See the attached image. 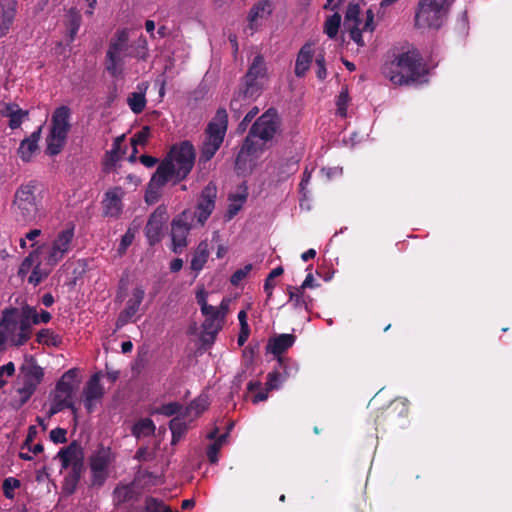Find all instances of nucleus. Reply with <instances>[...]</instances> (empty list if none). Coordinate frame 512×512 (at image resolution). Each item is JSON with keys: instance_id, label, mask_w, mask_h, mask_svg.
Wrapping results in <instances>:
<instances>
[{"instance_id": "nucleus-1", "label": "nucleus", "mask_w": 512, "mask_h": 512, "mask_svg": "<svg viewBox=\"0 0 512 512\" xmlns=\"http://www.w3.org/2000/svg\"><path fill=\"white\" fill-rule=\"evenodd\" d=\"M195 157V148L190 141L173 144L150 179L146 201L157 199L159 190L168 182L176 185L186 179L194 167Z\"/></svg>"}, {"instance_id": "nucleus-2", "label": "nucleus", "mask_w": 512, "mask_h": 512, "mask_svg": "<svg viewBox=\"0 0 512 512\" xmlns=\"http://www.w3.org/2000/svg\"><path fill=\"white\" fill-rule=\"evenodd\" d=\"M422 60L417 50L400 53L382 66V74L394 85H410L424 75Z\"/></svg>"}, {"instance_id": "nucleus-3", "label": "nucleus", "mask_w": 512, "mask_h": 512, "mask_svg": "<svg viewBox=\"0 0 512 512\" xmlns=\"http://www.w3.org/2000/svg\"><path fill=\"white\" fill-rule=\"evenodd\" d=\"M228 129V113L225 108H218L204 131V141L200 149L199 162L210 161L220 149Z\"/></svg>"}, {"instance_id": "nucleus-4", "label": "nucleus", "mask_w": 512, "mask_h": 512, "mask_svg": "<svg viewBox=\"0 0 512 512\" xmlns=\"http://www.w3.org/2000/svg\"><path fill=\"white\" fill-rule=\"evenodd\" d=\"M44 378V370L38 365L32 355L24 357V363L19 368L17 393L20 395V404L24 405L32 397Z\"/></svg>"}, {"instance_id": "nucleus-5", "label": "nucleus", "mask_w": 512, "mask_h": 512, "mask_svg": "<svg viewBox=\"0 0 512 512\" xmlns=\"http://www.w3.org/2000/svg\"><path fill=\"white\" fill-rule=\"evenodd\" d=\"M452 0H419L415 12L417 28H434L442 26Z\"/></svg>"}, {"instance_id": "nucleus-6", "label": "nucleus", "mask_w": 512, "mask_h": 512, "mask_svg": "<svg viewBox=\"0 0 512 512\" xmlns=\"http://www.w3.org/2000/svg\"><path fill=\"white\" fill-rule=\"evenodd\" d=\"M37 186V182L31 180L17 188L13 200L17 221L30 223L36 219L38 214V203L35 195Z\"/></svg>"}, {"instance_id": "nucleus-7", "label": "nucleus", "mask_w": 512, "mask_h": 512, "mask_svg": "<svg viewBox=\"0 0 512 512\" xmlns=\"http://www.w3.org/2000/svg\"><path fill=\"white\" fill-rule=\"evenodd\" d=\"M129 32L127 29H119L115 32L109 43L106 53V69L113 77L121 74L125 56H128Z\"/></svg>"}, {"instance_id": "nucleus-8", "label": "nucleus", "mask_w": 512, "mask_h": 512, "mask_svg": "<svg viewBox=\"0 0 512 512\" xmlns=\"http://www.w3.org/2000/svg\"><path fill=\"white\" fill-rule=\"evenodd\" d=\"M114 461L110 447L99 445L89 457V468L91 472V486L102 487L108 476L109 467Z\"/></svg>"}, {"instance_id": "nucleus-9", "label": "nucleus", "mask_w": 512, "mask_h": 512, "mask_svg": "<svg viewBox=\"0 0 512 512\" xmlns=\"http://www.w3.org/2000/svg\"><path fill=\"white\" fill-rule=\"evenodd\" d=\"M63 469L70 468L67 473L69 478L79 483L84 471V451L77 441H72L68 446L63 447L57 453Z\"/></svg>"}, {"instance_id": "nucleus-10", "label": "nucleus", "mask_w": 512, "mask_h": 512, "mask_svg": "<svg viewBox=\"0 0 512 512\" xmlns=\"http://www.w3.org/2000/svg\"><path fill=\"white\" fill-rule=\"evenodd\" d=\"M192 211L185 210L171 223L172 251L180 254L188 245L187 236L193 226Z\"/></svg>"}, {"instance_id": "nucleus-11", "label": "nucleus", "mask_w": 512, "mask_h": 512, "mask_svg": "<svg viewBox=\"0 0 512 512\" xmlns=\"http://www.w3.org/2000/svg\"><path fill=\"white\" fill-rule=\"evenodd\" d=\"M22 318L19 314V309L16 307L5 308L2 311V318L0 320V328L2 332L8 338L12 346L20 347L25 345L29 339H25L22 342L19 341L21 331Z\"/></svg>"}, {"instance_id": "nucleus-12", "label": "nucleus", "mask_w": 512, "mask_h": 512, "mask_svg": "<svg viewBox=\"0 0 512 512\" xmlns=\"http://www.w3.org/2000/svg\"><path fill=\"white\" fill-rule=\"evenodd\" d=\"M217 187L212 182L208 183L201 191L196 209L192 212L193 220L203 226L215 209Z\"/></svg>"}, {"instance_id": "nucleus-13", "label": "nucleus", "mask_w": 512, "mask_h": 512, "mask_svg": "<svg viewBox=\"0 0 512 512\" xmlns=\"http://www.w3.org/2000/svg\"><path fill=\"white\" fill-rule=\"evenodd\" d=\"M74 238V227L62 230L53 241L52 247L46 257V263L50 266L58 264L70 250Z\"/></svg>"}, {"instance_id": "nucleus-14", "label": "nucleus", "mask_w": 512, "mask_h": 512, "mask_svg": "<svg viewBox=\"0 0 512 512\" xmlns=\"http://www.w3.org/2000/svg\"><path fill=\"white\" fill-rule=\"evenodd\" d=\"M268 110L262 114L251 126V134H254L259 140L267 142L271 140L278 129V118L275 112Z\"/></svg>"}, {"instance_id": "nucleus-15", "label": "nucleus", "mask_w": 512, "mask_h": 512, "mask_svg": "<svg viewBox=\"0 0 512 512\" xmlns=\"http://www.w3.org/2000/svg\"><path fill=\"white\" fill-rule=\"evenodd\" d=\"M167 218L166 208L163 206L157 207L149 216L145 227V236L150 246H154L161 241L163 225L166 223Z\"/></svg>"}, {"instance_id": "nucleus-16", "label": "nucleus", "mask_w": 512, "mask_h": 512, "mask_svg": "<svg viewBox=\"0 0 512 512\" xmlns=\"http://www.w3.org/2000/svg\"><path fill=\"white\" fill-rule=\"evenodd\" d=\"M227 310L228 305L225 304L223 300L219 308L212 306V311L202 313L205 316V320L202 324L204 332L206 335L210 336L212 341H214L216 335L224 325Z\"/></svg>"}, {"instance_id": "nucleus-17", "label": "nucleus", "mask_w": 512, "mask_h": 512, "mask_svg": "<svg viewBox=\"0 0 512 512\" xmlns=\"http://www.w3.org/2000/svg\"><path fill=\"white\" fill-rule=\"evenodd\" d=\"M100 380L101 372L94 373L84 387V406L88 413L93 412L96 402L100 401L104 396L105 391Z\"/></svg>"}, {"instance_id": "nucleus-18", "label": "nucleus", "mask_w": 512, "mask_h": 512, "mask_svg": "<svg viewBox=\"0 0 512 512\" xmlns=\"http://www.w3.org/2000/svg\"><path fill=\"white\" fill-rule=\"evenodd\" d=\"M257 139L254 134H251V130H249L235 159L236 170H244L247 162L251 161L252 157L256 156L257 152L261 150V144Z\"/></svg>"}, {"instance_id": "nucleus-19", "label": "nucleus", "mask_w": 512, "mask_h": 512, "mask_svg": "<svg viewBox=\"0 0 512 512\" xmlns=\"http://www.w3.org/2000/svg\"><path fill=\"white\" fill-rule=\"evenodd\" d=\"M145 297V291L142 287H136L132 291V297L127 301L126 307L122 310L117 318L116 326L121 328L136 315L140 309V305Z\"/></svg>"}, {"instance_id": "nucleus-20", "label": "nucleus", "mask_w": 512, "mask_h": 512, "mask_svg": "<svg viewBox=\"0 0 512 512\" xmlns=\"http://www.w3.org/2000/svg\"><path fill=\"white\" fill-rule=\"evenodd\" d=\"M17 0H0V38L7 35L17 15Z\"/></svg>"}, {"instance_id": "nucleus-21", "label": "nucleus", "mask_w": 512, "mask_h": 512, "mask_svg": "<svg viewBox=\"0 0 512 512\" xmlns=\"http://www.w3.org/2000/svg\"><path fill=\"white\" fill-rule=\"evenodd\" d=\"M409 414V401L406 398L398 397L392 400L387 407H385L379 418L395 422L401 418H406Z\"/></svg>"}, {"instance_id": "nucleus-22", "label": "nucleus", "mask_w": 512, "mask_h": 512, "mask_svg": "<svg viewBox=\"0 0 512 512\" xmlns=\"http://www.w3.org/2000/svg\"><path fill=\"white\" fill-rule=\"evenodd\" d=\"M70 118L71 109L68 106L57 107L51 117L50 132L68 136L71 128Z\"/></svg>"}, {"instance_id": "nucleus-23", "label": "nucleus", "mask_w": 512, "mask_h": 512, "mask_svg": "<svg viewBox=\"0 0 512 512\" xmlns=\"http://www.w3.org/2000/svg\"><path fill=\"white\" fill-rule=\"evenodd\" d=\"M19 314L22 318L21 321V331L22 333L19 337V341L22 342L25 339H30L32 336V325H37L41 323L40 315L37 312L36 308L30 305H24L20 310Z\"/></svg>"}, {"instance_id": "nucleus-24", "label": "nucleus", "mask_w": 512, "mask_h": 512, "mask_svg": "<svg viewBox=\"0 0 512 512\" xmlns=\"http://www.w3.org/2000/svg\"><path fill=\"white\" fill-rule=\"evenodd\" d=\"M121 194L120 188H115L105 193L102 201L104 216L112 218H118L120 216L123 209Z\"/></svg>"}, {"instance_id": "nucleus-25", "label": "nucleus", "mask_w": 512, "mask_h": 512, "mask_svg": "<svg viewBox=\"0 0 512 512\" xmlns=\"http://www.w3.org/2000/svg\"><path fill=\"white\" fill-rule=\"evenodd\" d=\"M41 132L42 126H39L30 136L20 142L17 153L23 162H30L33 154L38 150Z\"/></svg>"}, {"instance_id": "nucleus-26", "label": "nucleus", "mask_w": 512, "mask_h": 512, "mask_svg": "<svg viewBox=\"0 0 512 512\" xmlns=\"http://www.w3.org/2000/svg\"><path fill=\"white\" fill-rule=\"evenodd\" d=\"M314 49L313 43L307 42L305 43L299 50L295 62V75L299 78H302L306 75L308 70L310 69L311 63L313 61Z\"/></svg>"}, {"instance_id": "nucleus-27", "label": "nucleus", "mask_w": 512, "mask_h": 512, "mask_svg": "<svg viewBox=\"0 0 512 512\" xmlns=\"http://www.w3.org/2000/svg\"><path fill=\"white\" fill-rule=\"evenodd\" d=\"M77 377V369L72 368L66 371L60 380L56 383V393L55 395H61L62 399L73 402V383L75 378Z\"/></svg>"}, {"instance_id": "nucleus-28", "label": "nucleus", "mask_w": 512, "mask_h": 512, "mask_svg": "<svg viewBox=\"0 0 512 512\" xmlns=\"http://www.w3.org/2000/svg\"><path fill=\"white\" fill-rule=\"evenodd\" d=\"M139 496L140 493L136 490L134 482L129 484H118L113 490V502L115 506L131 501H137Z\"/></svg>"}, {"instance_id": "nucleus-29", "label": "nucleus", "mask_w": 512, "mask_h": 512, "mask_svg": "<svg viewBox=\"0 0 512 512\" xmlns=\"http://www.w3.org/2000/svg\"><path fill=\"white\" fill-rule=\"evenodd\" d=\"M299 158L290 156L281 158L276 164V178L278 182L286 181L298 171Z\"/></svg>"}, {"instance_id": "nucleus-30", "label": "nucleus", "mask_w": 512, "mask_h": 512, "mask_svg": "<svg viewBox=\"0 0 512 512\" xmlns=\"http://www.w3.org/2000/svg\"><path fill=\"white\" fill-rule=\"evenodd\" d=\"M263 83L259 79L243 77L241 86L238 90L240 96H244V100L253 101L257 99L263 91Z\"/></svg>"}, {"instance_id": "nucleus-31", "label": "nucleus", "mask_w": 512, "mask_h": 512, "mask_svg": "<svg viewBox=\"0 0 512 512\" xmlns=\"http://www.w3.org/2000/svg\"><path fill=\"white\" fill-rule=\"evenodd\" d=\"M296 336L293 334H280L269 340L267 350L275 356H280L295 343Z\"/></svg>"}, {"instance_id": "nucleus-32", "label": "nucleus", "mask_w": 512, "mask_h": 512, "mask_svg": "<svg viewBox=\"0 0 512 512\" xmlns=\"http://www.w3.org/2000/svg\"><path fill=\"white\" fill-rule=\"evenodd\" d=\"M138 91L131 92L127 97V104L134 114H140L144 111L146 100L147 85L142 83L137 86Z\"/></svg>"}, {"instance_id": "nucleus-33", "label": "nucleus", "mask_w": 512, "mask_h": 512, "mask_svg": "<svg viewBox=\"0 0 512 512\" xmlns=\"http://www.w3.org/2000/svg\"><path fill=\"white\" fill-rule=\"evenodd\" d=\"M209 254H210V251H209L208 241L207 240L201 241L198 244L197 248L195 249V251L192 255V259H191V263H190L191 270H193L194 272H196V274H198L205 266V264L209 258Z\"/></svg>"}, {"instance_id": "nucleus-34", "label": "nucleus", "mask_w": 512, "mask_h": 512, "mask_svg": "<svg viewBox=\"0 0 512 512\" xmlns=\"http://www.w3.org/2000/svg\"><path fill=\"white\" fill-rule=\"evenodd\" d=\"M287 291L289 295V301L293 302V306L295 308L304 307L306 311L310 310V307L312 306L313 303V299L311 296L305 293V289H301V286H288Z\"/></svg>"}, {"instance_id": "nucleus-35", "label": "nucleus", "mask_w": 512, "mask_h": 512, "mask_svg": "<svg viewBox=\"0 0 512 512\" xmlns=\"http://www.w3.org/2000/svg\"><path fill=\"white\" fill-rule=\"evenodd\" d=\"M272 13L271 3L268 0L257 2L249 11L248 21L250 29H254V24L258 19L267 18Z\"/></svg>"}, {"instance_id": "nucleus-36", "label": "nucleus", "mask_w": 512, "mask_h": 512, "mask_svg": "<svg viewBox=\"0 0 512 512\" xmlns=\"http://www.w3.org/2000/svg\"><path fill=\"white\" fill-rule=\"evenodd\" d=\"M82 17L78 10L71 8L66 15L65 26L67 29L68 43H72L81 26Z\"/></svg>"}, {"instance_id": "nucleus-37", "label": "nucleus", "mask_w": 512, "mask_h": 512, "mask_svg": "<svg viewBox=\"0 0 512 512\" xmlns=\"http://www.w3.org/2000/svg\"><path fill=\"white\" fill-rule=\"evenodd\" d=\"M246 78L259 79L264 81L267 77V66L262 55L258 54L254 57L246 74Z\"/></svg>"}, {"instance_id": "nucleus-38", "label": "nucleus", "mask_w": 512, "mask_h": 512, "mask_svg": "<svg viewBox=\"0 0 512 512\" xmlns=\"http://www.w3.org/2000/svg\"><path fill=\"white\" fill-rule=\"evenodd\" d=\"M66 140V135L50 132L47 137L46 153L50 156L58 155L63 149Z\"/></svg>"}, {"instance_id": "nucleus-39", "label": "nucleus", "mask_w": 512, "mask_h": 512, "mask_svg": "<svg viewBox=\"0 0 512 512\" xmlns=\"http://www.w3.org/2000/svg\"><path fill=\"white\" fill-rule=\"evenodd\" d=\"M36 341L42 345L58 347L61 344L62 339L53 330L44 328L39 330L36 334Z\"/></svg>"}, {"instance_id": "nucleus-40", "label": "nucleus", "mask_w": 512, "mask_h": 512, "mask_svg": "<svg viewBox=\"0 0 512 512\" xmlns=\"http://www.w3.org/2000/svg\"><path fill=\"white\" fill-rule=\"evenodd\" d=\"M154 431L155 425L150 418H143L136 422L132 427V434L136 438H140L142 436H150L154 434Z\"/></svg>"}, {"instance_id": "nucleus-41", "label": "nucleus", "mask_w": 512, "mask_h": 512, "mask_svg": "<svg viewBox=\"0 0 512 512\" xmlns=\"http://www.w3.org/2000/svg\"><path fill=\"white\" fill-rule=\"evenodd\" d=\"M64 408L70 409L74 415V419L76 420L77 409L74 406V403L68 402V401L62 399L61 395L54 396L52 404H51L49 412H48L49 417L61 412Z\"/></svg>"}, {"instance_id": "nucleus-42", "label": "nucleus", "mask_w": 512, "mask_h": 512, "mask_svg": "<svg viewBox=\"0 0 512 512\" xmlns=\"http://www.w3.org/2000/svg\"><path fill=\"white\" fill-rule=\"evenodd\" d=\"M341 25V15L336 11L330 15L324 23V32L330 39H334Z\"/></svg>"}, {"instance_id": "nucleus-43", "label": "nucleus", "mask_w": 512, "mask_h": 512, "mask_svg": "<svg viewBox=\"0 0 512 512\" xmlns=\"http://www.w3.org/2000/svg\"><path fill=\"white\" fill-rule=\"evenodd\" d=\"M247 390L251 393L258 391L251 398L253 404H258L259 402L267 400L268 393L270 391L267 390L266 386L264 389H262V383L260 381H250L247 384Z\"/></svg>"}, {"instance_id": "nucleus-44", "label": "nucleus", "mask_w": 512, "mask_h": 512, "mask_svg": "<svg viewBox=\"0 0 512 512\" xmlns=\"http://www.w3.org/2000/svg\"><path fill=\"white\" fill-rule=\"evenodd\" d=\"M360 6L358 3H349L345 12L344 25L349 28L352 25H360Z\"/></svg>"}, {"instance_id": "nucleus-45", "label": "nucleus", "mask_w": 512, "mask_h": 512, "mask_svg": "<svg viewBox=\"0 0 512 512\" xmlns=\"http://www.w3.org/2000/svg\"><path fill=\"white\" fill-rule=\"evenodd\" d=\"M147 41L144 37H139L131 46L128 56L145 60L147 57Z\"/></svg>"}, {"instance_id": "nucleus-46", "label": "nucleus", "mask_w": 512, "mask_h": 512, "mask_svg": "<svg viewBox=\"0 0 512 512\" xmlns=\"http://www.w3.org/2000/svg\"><path fill=\"white\" fill-rule=\"evenodd\" d=\"M169 428L172 433V444H175L184 435L187 425L181 418L175 417L170 421Z\"/></svg>"}, {"instance_id": "nucleus-47", "label": "nucleus", "mask_w": 512, "mask_h": 512, "mask_svg": "<svg viewBox=\"0 0 512 512\" xmlns=\"http://www.w3.org/2000/svg\"><path fill=\"white\" fill-rule=\"evenodd\" d=\"M284 273V269L282 266H278L271 270L264 281V292L267 294L268 298H271L273 295V289L275 287V278L281 276Z\"/></svg>"}, {"instance_id": "nucleus-48", "label": "nucleus", "mask_w": 512, "mask_h": 512, "mask_svg": "<svg viewBox=\"0 0 512 512\" xmlns=\"http://www.w3.org/2000/svg\"><path fill=\"white\" fill-rule=\"evenodd\" d=\"M28 116V110H23L20 107L17 108L16 111L11 113V116L9 117V128L12 130L18 129L22 125L24 120L28 119Z\"/></svg>"}, {"instance_id": "nucleus-49", "label": "nucleus", "mask_w": 512, "mask_h": 512, "mask_svg": "<svg viewBox=\"0 0 512 512\" xmlns=\"http://www.w3.org/2000/svg\"><path fill=\"white\" fill-rule=\"evenodd\" d=\"M150 135L151 129L149 126L142 127L133 135V137L131 138V145L133 146L135 152H137V145H146Z\"/></svg>"}, {"instance_id": "nucleus-50", "label": "nucleus", "mask_w": 512, "mask_h": 512, "mask_svg": "<svg viewBox=\"0 0 512 512\" xmlns=\"http://www.w3.org/2000/svg\"><path fill=\"white\" fill-rule=\"evenodd\" d=\"M21 485L20 481L14 477H9V478H6L4 481H3V484H2V489H3V494L4 496L7 498V499H13L15 494H14V490L16 488H19Z\"/></svg>"}, {"instance_id": "nucleus-51", "label": "nucleus", "mask_w": 512, "mask_h": 512, "mask_svg": "<svg viewBox=\"0 0 512 512\" xmlns=\"http://www.w3.org/2000/svg\"><path fill=\"white\" fill-rule=\"evenodd\" d=\"M316 65V77L323 81L327 77V69H326V60L325 53L323 51L319 52L315 58Z\"/></svg>"}, {"instance_id": "nucleus-52", "label": "nucleus", "mask_w": 512, "mask_h": 512, "mask_svg": "<svg viewBox=\"0 0 512 512\" xmlns=\"http://www.w3.org/2000/svg\"><path fill=\"white\" fill-rule=\"evenodd\" d=\"M251 101L244 100V96H240L237 92L230 102V109L234 113V117H240L243 106L248 105Z\"/></svg>"}, {"instance_id": "nucleus-53", "label": "nucleus", "mask_w": 512, "mask_h": 512, "mask_svg": "<svg viewBox=\"0 0 512 512\" xmlns=\"http://www.w3.org/2000/svg\"><path fill=\"white\" fill-rule=\"evenodd\" d=\"M38 257V254H37V251H34V252H31L21 263L20 267H19V270H18V275L20 277H25L28 272L30 271V269L32 268L33 264H34V260L35 258Z\"/></svg>"}, {"instance_id": "nucleus-54", "label": "nucleus", "mask_w": 512, "mask_h": 512, "mask_svg": "<svg viewBox=\"0 0 512 512\" xmlns=\"http://www.w3.org/2000/svg\"><path fill=\"white\" fill-rule=\"evenodd\" d=\"M252 264H246L243 268L237 269L230 278V282L232 285L237 286L239 283L244 280L247 275L252 270Z\"/></svg>"}, {"instance_id": "nucleus-55", "label": "nucleus", "mask_w": 512, "mask_h": 512, "mask_svg": "<svg viewBox=\"0 0 512 512\" xmlns=\"http://www.w3.org/2000/svg\"><path fill=\"white\" fill-rule=\"evenodd\" d=\"M134 238L135 232L131 228H129L121 238V242L118 247L119 255H123L126 252L128 247L132 244Z\"/></svg>"}, {"instance_id": "nucleus-56", "label": "nucleus", "mask_w": 512, "mask_h": 512, "mask_svg": "<svg viewBox=\"0 0 512 512\" xmlns=\"http://www.w3.org/2000/svg\"><path fill=\"white\" fill-rule=\"evenodd\" d=\"M164 502L154 497H147L145 500V512H162Z\"/></svg>"}, {"instance_id": "nucleus-57", "label": "nucleus", "mask_w": 512, "mask_h": 512, "mask_svg": "<svg viewBox=\"0 0 512 512\" xmlns=\"http://www.w3.org/2000/svg\"><path fill=\"white\" fill-rule=\"evenodd\" d=\"M281 383V374L278 371H272L267 374L265 386L267 390L278 389Z\"/></svg>"}, {"instance_id": "nucleus-58", "label": "nucleus", "mask_w": 512, "mask_h": 512, "mask_svg": "<svg viewBox=\"0 0 512 512\" xmlns=\"http://www.w3.org/2000/svg\"><path fill=\"white\" fill-rule=\"evenodd\" d=\"M48 276V273H43L40 269V264L38 263L33 267L31 275L28 277V282L33 285H38L42 282L44 278Z\"/></svg>"}, {"instance_id": "nucleus-59", "label": "nucleus", "mask_w": 512, "mask_h": 512, "mask_svg": "<svg viewBox=\"0 0 512 512\" xmlns=\"http://www.w3.org/2000/svg\"><path fill=\"white\" fill-rule=\"evenodd\" d=\"M67 431L64 428L57 427L50 431V439L54 443H66L67 442Z\"/></svg>"}, {"instance_id": "nucleus-60", "label": "nucleus", "mask_w": 512, "mask_h": 512, "mask_svg": "<svg viewBox=\"0 0 512 512\" xmlns=\"http://www.w3.org/2000/svg\"><path fill=\"white\" fill-rule=\"evenodd\" d=\"M259 113V109L255 106L253 107L243 118V120L239 123L237 130L239 132H244L250 122L254 119V117Z\"/></svg>"}, {"instance_id": "nucleus-61", "label": "nucleus", "mask_w": 512, "mask_h": 512, "mask_svg": "<svg viewBox=\"0 0 512 512\" xmlns=\"http://www.w3.org/2000/svg\"><path fill=\"white\" fill-rule=\"evenodd\" d=\"M220 443L213 442L207 448L206 455L210 463L215 464L218 462V453L220 451Z\"/></svg>"}, {"instance_id": "nucleus-62", "label": "nucleus", "mask_w": 512, "mask_h": 512, "mask_svg": "<svg viewBox=\"0 0 512 512\" xmlns=\"http://www.w3.org/2000/svg\"><path fill=\"white\" fill-rule=\"evenodd\" d=\"M336 104H337L338 114L342 117H345L346 111H347V104H348V94L346 92H341L338 95Z\"/></svg>"}, {"instance_id": "nucleus-63", "label": "nucleus", "mask_w": 512, "mask_h": 512, "mask_svg": "<svg viewBox=\"0 0 512 512\" xmlns=\"http://www.w3.org/2000/svg\"><path fill=\"white\" fill-rule=\"evenodd\" d=\"M350 32L351 39L356 42L359 46H364V40L362 37V32H365L362 30V28L359 27V25H352L348 28Z\"/></svg>"}, {"instance_id": "nucleus-64", "label": "nucleus", "mask_w": 512, "mask_h": 512, "mask_svg": "<svg viewBox=\"0 0 512 512\" xmlns=\"http://www.w3.org/2000/svg\"><path fill=\"white\" fill-rule=\"evenodd\" d=\"M77 486H78L77 481H75L72 478H69L67 475L64 477L63 485H62V490H63L64 494L72 495L76 491Z\"/></svg>"}]
</instances>
